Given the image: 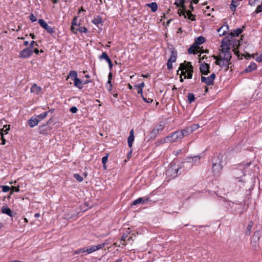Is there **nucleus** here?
Segmentation results:
<instances>
[{"label":"nucleus","mask_w":262,"mask_h":262,"mask_svg":"<svg viewBox=\"0 0 262 262\" xmlns=\"http://www.w3.org/2000/svg\"><path fill=\"white\" fill-rule=\"evenodd\" d=\"M228 38V36H226L223 38L221 46L222 49L219 56H212L214 59L216 60L215 61V64L219 66L220 67H223L224 66L226 67V71L228 70L229 66L230 64V62H229L231 58V55L230 52V47L233 46L234 47L233 51L236 53L235 50H236L240 45L239 40L230 39Z\"/></svg>","instance_id":"obj_1"},{"label":"nucleus","mask_w":262,"mask_h":262,"mask_svg":"<svg viewBox=\"0 0 262 262\" xmlns=\"http://www.w3.org/2000/svg\"><path fill=\"white\" fill-rule=\"evenodd\" d=\"M184 137V134L182 132L179 130L175 132L170 135L167 136L163 140L161 141L162 143H169L174 142L177 141L179 139H181Z\"/></svg>","instance_id":"obj_2"},{"label":"nucleus","mask_w":262,"mask_h":262,"mask_svg":"<svg viewBox=\"0 0 262 262\" xmlns=\"http://www.w3.org/2000/svg\"><path fill=\"white\" fill-rule=\"evenodd\" d=\"M215 74L214 73L211 74L209 77H206L202 76L201 81L205 83L208 85L213 84L214 80L215 78Z\"/></svg>","instance_id":"obj_3"},{"label":"nucleus","mask_w":262,"mask_h":262,"mask_svg":"<svg viewBox=\"0 0 262 262\" xmlns=\"http://www.w3.org/2000/svg\"><path fill=\"white\" fill-rule=\"evenodd\" d=\"M260 236V232L258 231H255L252 236V240L251 242V244L252 247L255 249L258 245V241Z\"/></svg>","instance_id":"obj_4"},{"label":"nucleus","mask_w":262,"mask_h":262,"mask_svg":"<svg viewBox=\"0 0 262 262\" xmlns=\"http://www.w3.org/2000/svg\"><path fill=\"white\" fill-rule=\"evenodd\" d=\"M222 169V166L219 158H218L217 160L215 162L213 163L212 171L215 175H216L220 173Z\"/></svg>","instance_id":"obj_5"},{"label":"nucleus","mask_w":262,"mask_h":262,"mask_svg":"<svg viewBox=\"0 0 262 262\" xmlns=\"http://www.w3.org/2000/svg\"><path fill=\"white\" fill-rule=\"evenodd\" d=\"M39 24L45 29L48 33L52 34L54 32V30L52 27L49 26L48 24L43 19H39L38 20Z\"/></svg>","instance_id":"obj_6"},{"label":"nucleus","mask_w":262,"mask_h":262,"mask_svg":"<svg viewBox=\"0 0 262 262\" xmlns=\"http://www.w3.org/2000/svg\"><path fill=\"white\" fill-rule=\"evenodd\" d=\"M33 53L32 49L30 48H27L21 51L19 53V57L26 58L30 57Z\"/></svg>","instance_id":"obj_7"},{"label":"nucleus","mask_w":262,"mask_h":262,"mask_svg":"<svg viewBox=\"0 0 262 262\" xmlns=\"http://www.w3.org/2000/svg\"><path fill=\"white\" fill-rule=\"evenodd\" d=\"M209 64L205 62L201 63L200 70L202 74L208 75L210 73Z\"/></svg>","instance_id":"obj_8"},{"label":"nucleus","mask_w":262,"mask_h":262,"mask_svg":"<svg viewBox=\"0 0 262 262\" xmlns=\"http://www.w3.org/2000/svg\"><path fill=\"white\" fill-rule=\"evenodd\" d=\"M229 30V28L228 25L227 24H225L217 29V32L219 34V35L222 36L225 35L226 33L228 32Z\"/></svg>","instance_id":"obj_9"},{"label":"nucleus","mask_w":262,"mask_h":262,"mask_svg":"<svg viewBox=\"0 0 262 262\" xmlns=\"http://www.w3.org/2000/svg\"><path fill=\"white\" fill-rule=\"evenodd\" d=\"M177 52L174 48H172L170 53V57L168 60L171 61V62H174L177 60Z\"/></svg>","instance_id":"obj_10"},{"label":"nucleus","mask_w":262,"mask_h":262,"mask_svg":"<svg viewBox=\"0 0 262 262\" xmlns=\"http://www.w3.org/2000/svg\"><path fill=\"white\" fill-rule=\"evenodd\" d=\"M134 140V129H132L130 131L129 135L127 139V142H128V146L129 147H131L132 146V144H133Z\"/></svg>","instance_id":"obj_11"},{"label":"nucleus","mask_w":262,"mask_h":262,"mask_svg":"<svg viewBox=\"0 0 262 262\" xmlns=\"http://www.w3.org/2000/svg\"><path fill=\"white\" fill-rule=\"evenodd\" d=\"M39 132L41 134H46L50 129V127L47 125L45 124L39 127Z\"/></svg>","instance_id":"obj_12"},{"label":"nucleus","mask_w":262,"mask_h":262,"mask_svg":"<svg viewBox=\"0 0 262 262\" xmlns=\"http://www.w3.org/2000/svg\"><path fill=\"white\" fill-rule=\"evenodd\" d=\"M39 122V120H38V118H37L36 116L34 117H32L29 120V125L31 127H33L37 125Z\"/></svg>","instance_id":"obj_13"},{"label":"nucleus","mask_w":262,"mask_h":262,"mask_svg":"<svg viewBox=\"0 0 262 262\" xmlns=\"http://www.w3.org/2000/svg\"><path fill=\"white\" fill-rule=\"evenodd\" d=\"M41 90V88L40 86H38L36 84H33L31 88V93H35L37 95L40 94Z\"/></svg>","instance_id":"obj_14"},{"label":"nucleus","mask_w":262,"mask_h":262,"mask_svg":"<svg viewBox=\"0 0 262 262\" xmlns=\"http://www.w3.org/2000/svg\"><path fill=\"white\" fill-rule=\"evenodd\" d=\"M189 68V64L187 63V64H185V63H181L180 67L179 68V70L182 71L181 75L185 76V78H186V72L183 71L184 70H186L187 69H188Z\"/></svg>","instance_id":"obj_15"},{"label":"nucleus","mask_w":262,"mask_h":262,"mask_svg":"<svg viewBox=\"0 0 262 262\" xmlns=\"http://www.w3.org/2000/svg\"><path fill=\"white\" fill-rule=\"evenodd\" d=\"M242 29L238 28L236 29L234 31V32H231L229 34V35L228 36L229 37L228 38L229 39V37L232 39L233 37L238 36L242 32Z\"/></svg>","instance_id":"obj_16"},{"label":"nucleus","mask_w":262,"mask_h":262,"mask_svg":"<svg viewBox=\"0 0 262 262\" xmlns=\"http://www.w3.org/2000/svg\"><path fill=\"white\" fill-rule=\"evenodd\" d=\"M200 49L199 46H195V44H193L188 49V52L189 54H196L198 52L197 50Z\"/></svg>","instance_id":"obj_17"},{"label":"nucleus","mask_w":262,"mask_h":262,"mask_svg":"<svg viewBox=\"0 0 262 262\" xmlns=\"http://www.w3.org/2000/svg\"><path fill=\"white\" fill-rule=\"evenodd\" d=\"M146 6L151 9L153 12H155L158 9V5L156 2H152L149 4H146Z\"/></svg>","instance_id":"obj_18"},{"label":"nucleus","mask_w":262,"mask_h":262,"mask_svg":"<svg viewBox=\"0 0 262 262\" xmlns=\"http://www.w3.org/2000/svg\"><path fill=\"white\" fill-rule=\"evenodd\" d=\"M257 68L256 63L254 62L251 63L247 68L244 70L245 72L248 73L251 72L254 70H255Z\"/></svg>","instance_id":"obj_19"},{"label":"nucleus","mask_w":262,"mask_h":262,"mask_svg":"<svg viewBox=\"0 0 262 262\" xmlns=\"http://www.w3.org/2000/svg\"><path fill=\"white\" fill-rule=\"evenodd\" d=\"M2 212L8 215L9 216L12 217L13 216V213L12 211L8 207H2Z\"/></svg>","instance_id":"obj_20"},{"label":"nucleus","mask_w":262,"mask_h":262,"mask_svg":"<svg viewBox=\"0 0 262 262\" xmlns=\"http://www.w3.org/2000/svg\"><path fill=\"white\" fill-rule=\"evenodd\" d=\"M205 41V39L203 36H199L195 39V41L193 44H195V46H198L200 45H202Z\"/></svg>","instance_id":"obj_21"},{"label":"nucleus","mask_w":262,"mask_h":262,"mask_svg":"<svg viewBox=\"0 0 262 262\" xmlns=\"http://www.w3.org/2000/svg\"><path fill=\"white\" fill-rule=\"evenodd\" d=\"M187 63L189 64V68L188 69V72L187 76L186 77H187L188 79H191L192 77L193 67L191 64L190 62H187Z\"/></svg>","instance_id":"obj_22"},{"label":"nucleus","mask_w":262,"mask_h":262,"mask_svg":"<svg viewBox=\"0 0 262 262\" xmlns=\"http://www.w3.org/2000/svg\"><path fill=\"white\" fill-rule=\"evenodd\" d=\"M148 200H149L148 198H146V200H144L142 198H139L138 199H137L135 201H134L132 205H137L138 204H140V203H142L143 204V203H144L146 201H148Z\"/></svg>","instance_id":"obj_23"},{"label":"nucleus","mask_w":262,"mask_h":262,"mask_svg":"<svg viewBox=\"0 0 262 262\" xmlns=\"http://www.w3.org/2000/svg\"><path fill=\"white\" fill-rule=\"evenodd\" d=\"M74 82V85L78 89H81L82 88V81L80 79L78 78H75L73 80Z\"/></svg>","instance_id":"obj_24"},{"label":"nucleus","mask_w":262,"mask_h":262,"mask_svg":"<svg viewBox=\"0 0 262 262\" xmlns=\"http://www.w3.org/2000/svg\"><path fill=\"white\" fill-rule=\"evenodd\" d=\"M158 134V129L154 128L149 135V140L150 139H154Z\"/></svg>","instance_id":"obj_25"},{"label":"nucleus","mask_w":262,"mask_h":262,"mask_svg":"<svg viewBox=\"0 0 262 262\" xmlns=\"http://www.w3.org/2000/svg\"><path fill=\"white\" fill-rule=\"evenodd\" d=\"M75 30L76 31V33H77V31H78L80 32H87L88 30L85 27H80L79 25L78 27H76L75 28Z\"/></svg>","instance_id":"obj_26"},{"label":"nucleus","mask_w":262,"mask_h":262,"mask_svg":"<svg viewBox=\"0 0 262 262\" xmlns=\"http://www.w3.org/2000/svg\"><path fill=\"white\" fill-rule=\"evenodd\" d=\"M236 3L237 2L235 0H232V3L230 5V9L232 12H235L236 10V8L237 6Z\"/></svg>","instance_id":"obj_27"},{"label":"nucleus","mask_w":262,"mask_h":262,"mask_svg":"<svg viewBox=\"0 0 262 262\" xmlns=\"http://www.w3.org/2000/svg\"><path fill=\"white\" fill-rule=\"evenodd\" d=\"M186 2V0H178V1L176 2L175 4L178 7H181L182 8H184V4Z\"/></svg>","instance_id":"obj_28"},{"label":"nucleus","mask_w":262,"mask_h":262,"mask_svg":"<svg viewBox=\"0 0 262 262\" xmlns=\"http://www.w3.org/2000/svg\"><path fill=\"white\" fill-rule=\"evenodd\" d=\"M78 25L76 23V17H75L74 19L72 21V26H71V29L73 33H76L75 28L76 27H78Z\"/></svg>","instance_id":"obj_29"},{"label":"nucleus","mask_w":262,"mask_h":262,"mask_svg":"<svg viewBox=\"0 0 262 262\" xmlns=\"http://www.w3.org/2000/svg\"><path fill=\"white\" fill-rule=\"evenodd\" d=\"M188 101L189 103H191L195 101L194 95L192 93H188L187 95Z\"/></svg>","instance_id":"obj_30"},{"label":"nucleus","mask_w":262,"mask_h":262,"mask_svg":"<svg viewBox=\"0 0 262 262\" xmlns=\"http://www.w3.org/2000/svg\"><path fill=\"white\" fill-rule=\"evenodd\" d=\"M180 132H182L184 134V137L185 136H187L192 133V130H191L190 127H187L185 129L183 130H179Z\"/></svg>","instance_id":"obj_31"},{"label":"nucleus","mask_w":262,"mask_h":262,"mask_svg":"<svg viewBox=\"0 0 262 262\" xmlns=\"http://www.w3.org/2000/svg\"><path fill=\"white\" fill-rule=\"evenodd\" d=\"M47 115H48V112H45L42 114H41L39 115L36 116V117H37V118H38V120H39V122H40L41 120H42V119L45 118L47 117Z\"/></svg>","instance_id":"obj_32"},{"label":"nucleus","mask_w":262,"mask_h":262,"mask_svg":"<svg viewBox=\"0 0 262 262\" xmlns=\"http://www.w3.org/2000/svg\"><path fill=\"white\" fill-rule=\"evenodd\" d=\"M253 222L252 221H250L249 223V224L247 227V231H246V234L249 235L251 233V229L253 226Z\"/></svg>","instance_id":"obj_33"},{"label":"nucleus","mask_w":262,"mask_h":262,"mask_svg":"<svg viewBox=\"0 0 262 262\" xmlns=\"http://www.w3.org/2000/svg\"><path fill=\"white\" fill-rule=\"evenodd\" d=\"M69 76L73 78V80L75 79V78H77V72L75 71H70L69 74Z\"/></svg>","instance_id":"obj_34"},{"label":"nucleus","mask_w":262,"mask_h":262,"mask_svg":"<svg viewBox=\"0 0 262 262\" xmlns=\"http://www.w3.org/2000/svg\"><path fill=\"white\" fill-rule=\"evenodd\" d=\"M130 233V229L129 228H127V229L126 231V232L123 233L121 237V241H125V238L127 237L128 234Z\"/></svg>","instance_id":"obj_35"},{"label":"nucleus","mask_w":262,"mask_h":262,"mask_svg":"<svg viewBox=\"0 0 262 262\" xmlns=\"http://www.w3.org/2000/svg\"><path fill=\"white\" fill-rule=\"evenodd\" d=\"M178 13L180 16L183 15L184 16V18H186V15L185 14V13H186L185 7H184V8H183V9H182V10H180V9L179 10Z\"/></svg>","instance_id":"obj_36"},{"label":"nucleus","mask_w":262,"mask_h":262,"mask_svg":"<svg viewBox=\"0 0 262 262\" xmlns=\"http://www.w3.org/2000/svg\"><path fill=\"white\" fill-rule=\"evenodd\" d=\"M105 246V243H103L102 244L98 245L97 246H94V248L95 249V251L102 249Z\"/></svg>","instance_id":"obj_37"},{"label":"nucleus","mask_w":262,"mask_h":262,"mask_svg":"<svg viewBox=\"0 0 262 262\" xmlns=\"http://www.w3.org/2000/svg\"><path fill=\"white\" fill-rule=\"evenodd\" d=\"M74 177L75 178L78 182H81L83 180V178L81 177L79 174L75 173L74 174Z\"/></svg>","instance_id":"obj_38"},{"label":"nucleus","mask_w":262,"mask_h":262,"mask_svg":"<svg viewBox=\"0 0 262 262\" xmlns=\"http://www.w3.org/2000/svg\"><path fill=\"white\" fill-rule=\"evenodd\" d=\"M200 127V126L198 124H195L191 125V126L190 127L191 130H192V133L193 131L196 130L197 129H198Z\"/></svg>","instance_id":"obj_39"},{"label":"nucleus","mask_w":262,"mask_h":262,"mask_svg":"<svg viewBox=\"0 0 262 262\" xmlns=\"http://www.w3.org/2000/svg\"><path fill=\"white\" fill-rule=\"evenodd\" d=\"M3 130H4V129H1V135L2 140V142L1 143L2 145H5L6 143V140L4 138V133H3Z\"/></svg>","instance_id":"obj_40"},{"label":"nucleus","mask_w":262,"mask_h":262,"mask_svg":"<svg viewBox=\"0 0 262 262\" xmlns=\"http://www.w3.org/2000/svg\"><path fill=\"white\" fill-rule=\"evenodd\" d=\"M95 251H96L94 246L90 248L86 249V252L89 254L94 252Z\"/></svg>","instance_id":"obj_41"},{"label":"nucleus","mask_w":262,"mask_h":262,"mask_svg":"<svg viewBox=\"0 0 262 262\" xmlns=\"http://www.w3.org/2000/svg\"><path fill=\"white\" fill-rule=\"evenodd\" d=\"M108 57H109L106 52H103L101 55L100 56V59H104L105 60L107 59Z\"/></svg>","instance_id":"obj_42"},{"label":"nucleus","mask_w":262,"mask_h":262,"mask_svg":"<svg viewBox=\"0 0 262 262\" xmlns=\"http://www.w3.org/2000/svg\"><path fill=\"white\" fill-rule=\"evenodd\" d=\"M93 21L95 24H98L102 22V20L101 18L98 17L97 18H94Z\"/></svg>","instance_id":"obj_43"},{"label":"nucleus","mask_w":262,"mask_h":262,"mask_svg":"<svg viewBox=\"0 0 262 262\" xmlns=\"http://www.w3.org/2000/svg\"><path fill=\"white\" fill-rule=\"evenodd\" d=\"M84 252H86V248H81V249L78 250L77 251H76L75 252V253L78 254V253H84Z\"/></svg>","instance_id":"obj_44"},{"label":"nucleus","mask_w":262,"mask_h":262,"mask_svg":"<svg viewBox=\"0 0 262 262\" xmlns=\"http://www.w3.org/2000/svg\"><path fill=\"white\" fill-rule=\"evenodd\" d=\"M30 19L32 22H34L37 20L36 17L33 14H31L30 16Z\"/></svg>","instance_id":"obj_45"},{"label":"nucleus","mask_w":262,"mask_h":262,"mask_svg":"<svg viewBox=\"0 0 262 262\" xmlns=\"http://www.w3.org/2000/svg\"><path fill=\"white\" fill-rule=\"evenodd\" d=\"M2 187L3 191L5 192L9 191L10 189V188L8 186H3Z\"/></svg>","instance_id":"obj_46"},{"label":"nucleus","mask_w":262,"mask_h":262,"mask_svg":"<svg viewBox=\"0 0 262 262\" xmlns=\"http://www.w3.org/2000/svg\"><path fill=\"white\" fill-rule=\"evenodd\" d=\"M172 63L173 62H171V61L168 60L167 63V69L168 70H170V69H172Z\"/></svg>","instance_id":"obj_47"},{"label":"nucleus","mask_w":262,"mask_h":262,"mask_svg":"<svg viewBox=\"0 0 262 262\" xmlns=\"http://www.w3.org/2000/svg\"><path fill=\"white\" fill-rule=\"evenodd\" d=\"M19 191V187L12 186V191L11 192L10 194L12 193L13 191L18 192Z\"/></svg>","instance_id":"obj_48"},{"label":"nucleus","mask_w":262,"mask_h":262,"mask_svg":"<svg viewBox=\"0 0 262 262\" xmlns=\"http://www.w3.org/2000/svg\"><path fill=\"white\" fill-rule=\"evenodd\" d=\"M70 112L72 113H76L77 112V108L75 106H73L70 108Z\"/></svg>","instance_id":"obj_49"},{"label":"nucleus","mask_w":262,"mask_h":262,"mask_svg":"<svg viewBox=\"0 0 262 262\" xmlns=\"http://www.w3.org/2000/svg\"><path fill=\"white\" fill-rule=\"evenodd\" d=\"M142 99H143V100H144L145 102H146L147 103H151V102H152V99H150V98H148V99L145 98L143 96H142Z\"/></svg>","instance_id":"obj_50"},{"label":"nucleus","mask_w":262,"mask_h":262,"mask_svg":"<svg viewBox=\"0 0 262 262\" xmlns=\"http://www.w3.org/2000/svg\"><path fill=\"white\" fill-rule=\"evenodd\" d=\"M145 84L144 82H141L138 85H135V86L138 89H142V88L144 86Z\"/></svg>","instance_id":"obj_51"},{"label":"nucleus","mask_w":262,"mask_h":262,"mask_svg":"<svg viewBox=\"0 0 262 262\" xmlns=\"http://www.w3.org/2000/svg\"><path fill=\"white\" fill-rule=\"evenodd\" d=\"M163 126L161 124H159L157 125L154 129H158V132H159L160 130H162L163 129Z\"/></svg>","instance_id":"obj_52"},{"label":"nucleus","mask_w":262,"mask_h":262,"mask_svg":"<svg viewBox=\"0 0 262 262\" xmlns=\"http://www.w3.org/2000/svg\"><path fill=\"white\" fill-rule=\"evenodd\" d=\"M107 160H108L107 156L103 157L102 158V163L105 164L106 162H107Z\"/></svg>","instance_id":"obj_53"},{"label":"nucleus","mask_w":262,"mask_h":262,"mask_svg":"<svg viewBox=\"0 0 262 262\" xmlns=\"http://www.w3.org/2000/svg\"><path fill=\"white\" fill-rule=\"evenodd\" d=\"M195 15L191 14H190V15H189L188 19H191V20H195Z\"/></svg>","instance_id":"obj_54"},{"label":"nucleus","mask_w":262,"mask_h":262,"mask_svg":"<svg viewBox=\"0 0 262 262\" xmlns=\"http://www.w3.org/2000/svg\"><path fill=\"white\" fill-rule=\"evenodd\" d=\"M256 60L257 62H262V53L258 57H257Z\"/></svg>","instance_id":"obj_55"},{"label":"nucleus","mask_w":262,"mask_h":262,"mask_svg":"<svg viewBox=\"0 0 262 262\" xmlns=\"http://www.w3.org/2000/svg\"><path fill=\"white\" fill-rule=\"evenodd\" d=\"M9 126H10V125H8V128H6V129H4L3 131V133L5 132L6 134H7L8 133V130L10 129ZM6 127H7V125H4L3 129H4V128H6Z\"/></svg>","instance_id":"obj_56"},{"label":"nucleus","mask_w":262,"mask_h":262,"mask_svg":"<svg viewBox=\"0 0 262 262\" xmlns=\"http://www.w3.org/2000/svg\"><path fill=\"white\" fill-rule=\"evenodd\" d=\"M173 170V169L171 167H169L167 170L166 171V174L168 175V174H169L170 173H171L172 171Z\"/></svg>","instance_id":"obj_57"},{"label":"nucleus","mask_w":262,"mask_h":262,"mask_svg":"<svg viewBox=\"0 0 262 262\" xmlns=\"http://www.w3.org/2000/svg\"><path fill=\"white\" fill-rule=\"evenodd\" d=\"M34 44H35L36 46H38V45L34 41H32L29 48H30V49H32Z\"/></svg>","instance_id":"obj_58"},{"label":"nucleus","mask_w":262,"mask_h":262,"mask_svg":"<svg viewBox=\"0 0 262 262\" xmlns=\"http://www.w3.org/2000/svg\"><path fill=\"white\" fill-rule=\"evenodd\" d=\"M257 0H249V3L250 5L253 6L255 4Z\"/></svg>","instance_id":"obj_59"},{"label":"nucleus","mask_w":262,"mask_h":262,"mask_svg":"<svg viewBox=\"0 0 262 262\" xmlns=\"http://www.w3.org/2000/svg\"><path fill=\"white\" fill-rule=\"evenodd\" d=\"M107 83L110 84V88H108V91H111L112 90V84L111 83V80H108Z\"/></svg>","instance_id":"obj_60"},{"label":"nucleus","mask_w":262,"mask_h":262,"mask_svg":"<svg viewBox=\"0 0 262 262\" xmlns=\"http://www.w3.org/2000/svg\"><path fill=\"white\" fill-rule=\"evenodd\" d=\"M199 58H200V61L199 62L201 63V60H203L205 58H206V55H204L203 56H201V55L200 54L199 55Z\"/></svg>","instance_id":"obj_61"},{"label":"nucleus","mask_w":262,"mask_h":262,"mask_svg":"<svg viewBox=\"0 0 262 262\" xmlns=\"http://www.w3.org/2000/svg\"><path fill=\"white\" fill-rule=\"evenodd\" d=\"M189 8H190V9H191V11H193L194 8H193V7L192 6V1L190 2Z\"/></svg>","instance_id":"obj_62"},{"label":"nucleus","mask_w":262,"mask_h":262,"mask_svg":"<svg viewBox=\"0 0 262 262\" xmlns=\"http://www.w3.org/2000/svg\"><path fill=\"white\" fill-rule=\"evenodd\" d=\"M181 150L180 149V150H178L177 151H174L173 152V154L176 155V156H177L180 152H181Z\"/></svg>","instance_id":"obj_63"},{"label":"nucleus","mask_w":262,"mask_h":262,"mask_svg":"<svg viewBox=\"0 0 262 262\" xmlns=\"http://www.w3.org/2000/svg\"><path fill=\"white\" fill-rule=\"evenodd\" d=\"M139 90L138 91V93L140 94L141 95V96L142 97L143 95V93H142V89H138Z\"/></svg>","instance_id":"obj_64"}]
</instances>
